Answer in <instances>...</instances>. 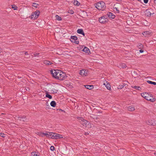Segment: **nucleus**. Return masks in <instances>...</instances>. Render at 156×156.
<instances>
[{
  "mask_svg": "<svg viewBox=\"0 0 156 156\" xmlns=\"http://www.w3.org/2000/svg\"><path fill=\"white\" fill-rule=\"evenodd\" d=\"M46 97L48 98L49 99H51L52 98V97L51 95L50 94H49L48 93L46 92Z\"/></svg>",
  "mask_w": 156,
  "mask_h": 156,
  "instance_id": "obj_26",
  "label": "nucleus"
},
{
  "mask_svg": "<svg viewBox=\"0 0 156 156\" xmlns=\"http://www.w3.org/2000/svg\"><path fill=\"white\" fill-rule=\"evenodd\" d=\"M139 51L140 53H142L144 52L143 50L142 49H140V50Z\"/></svg>",
  "mask_w": 156,
  "mask_h": 156,
  "instance_id": "obj_46",
  "label": "nucleus"
},
{
  "mask_svg": "<svg viewBox=\"0 0 156 156\" xmlns=\"http://www.w3.org/2000/svg\"><path fill=\"white\" fill-rule=\"evenodd\" d=\"M147 123L149 125L155 126L156 125V120L154 119L150 120L148 121Z\"/></svg>",
  "mask_w": 156,
  "mask_h": 156,
  "instance_id": "obj_9",
  "label": "nucleus"
},
{
  "mask_svg": "<svg viewBox=\"0 0 156 156\" xmlns=\"http://www.w3.org/2000/svg\"><path fill=\"white\" fill-rule=\"evenodd\" d=\"M56 19L58 20H62V18L60 17L59 16L57 15H56Z\"/></svg>",
  "mask_w": 156,
  "mask_h": 156,
  "instance_id": "obj_29",
  "label": "nucleus"
},
{
  "mask_svg": "<svg viewBox=\"0 0 156 156\" xmlns=\"http://www.w3.org/2000/svg\"><path fill=\"white\" fill-rule=\"evenodd\" d=\"M40 12L39 11H36L32 13L31 15V18L33 19H35L38 18Z\"/></svg>",
  "mask_w": 156,
  "mask_h": 156,
  "instance_id": "obj_5",
  "label": "nucleus"
},
{
  "mask_svg": "<svg viewBox=\"0 0 156 156\" xmlns=\"http://www.w3.org/2000/svg\"><path fill=\"white\" fill-rule=\"evenodd\" d=\"M142 34L145 37H149L152 35L151 32L147 31L142 33Z\"/></svg>",
  "mask_w": 156,
  "mask_h": 156,
  "instance_id": "obj_11",
  "label": "nucleus"
},
{
  "mask_svg": "<svg viewBox=\"0 0 156 156\" xmlns=\"http://www.w3.org/2000/svg\"><path fill=\"white\" fill-rule=\"evenodd\" d=\"M141 96L146 100L153 102L154 101V99L147 93H141Z\"/></svg>",
  "mask_w": 156,
  "mask_h": 156,
  "instance_id": "obj_4",
  "label": "nucleus"
},
{
  "mask_svg": "<svg viewBox=\"0 0 156 156\" xmlns=\"http://www.w3.org/2000/svg\"><path fill=\"white\" fill-rule=\"evenodd\" d=\"M4 134L3 133H0V136L2 137H4L5 136H4Z\"/></svg>",
  "mask_w": 156,
  "mask_h": 156,
  "instance_id": "obj_41",
  "label": "nucleus"
},
{
  "mask_svg": "<svg viewBox=\"0 0 156 156\" xmlns=\"http://www.w3.org/2000/svg\"><path fill=\"white\" fill-rule=\"evenodd\" d=\"M83 51L88 54H89L90 52L89 49L87 47H85L84 48Z\"/></svg>",
  "mask_w": 156,
  "mask_h": 156,
  "instance_id": "obj_17",
  "label": "nucleus"
},
{
  "mask_svg": "<svg viewBox=\"0 0 156 156\" xmlns=\"http://www.w3.org/2000/svg\"><path fill=\"white\" fill-rule=\"evenodd\" d=\"M103 84L105 85L107 89L109 90H110L111 89V86L110 84L108 82V81H105V82H104Z\"/></svg>",
  "mask_w": 156,
  "mask_h": 156,
  "instance_id": "obj_13",
  "label": "nucleus"
},
{
  "mask_svg": "<svg viewBox=\"0 0 156 156\" xmlns=\"http://www.w3.org/2000/svg\"><path fill=\"white\" fill-rule=\"evenodd\" d=\"M132 75L134 78H136L138 76V75L136 72L135 71L132 73Z\"/></svg>",
  "mask_w": 156,
  "mask_h": 156,
  "instance_id": "obj_22",
  "label": "nucleus"
},
{
  "mask_svg": "<svg viewBox=\"0 0 156 156\" xmlns=\"http://www.w3.org/2000/svg\"><path fill=\"white\" fill-rule=\"evenodd\" d=\"M99 20L100 23H104L107 22L108 20L107 19V16H105L100 18Z\"/></svg>",
  "mask_w": 156,
  "mask_h": 156,
  "instance_id": "obj_6",
  "label": "nucleus"
},
{
  "mask_svg": "<svg viewBox=\"0 0 156 156\" xmlns=\"http://www.w3.org/2000/svg\"><path fill=\"white\" fill-rule=\"evenodd\" d=\"M148 0H144V3L145 4L147 3Z\"/></svg>",
  "mask_w": 156,
  "mask_h": 156,
  "instance_id": "obj_42",
  "label": "nucleus"
},
{
  "mask_svg": "<svg viewBox=\"0 0 156 156\" xmlns=\"http://www.w3.org/2000/svg\"><path fill=\"white\" fill-rule=\"evenodd\" d=\"M62 138H63V136L62 135L59 134H58L57 133V134L56 138V139Z\"/></svg>",
  "mask_w": 156,
  "mask_h": 156,
  "instance_id": "obj_25",
  "label": "nucleus"
},
{
  "mask_svg": "<svg viewBox=\"0 0 156 156\" xmlns=\"http://www.w3.org/2000/svg\"><path fill=\"white\" fill-rule=\"evenodd\" d=\"M17 120L20 121H24L27 120L25 116L19 117H18Z\"/></svg>",
  "mask_w": 156,
  "mask_h": 156,
  "instance_id": "obj_16",
  "label": "nucleus"
},
{
  "mask_svg": "<svg viewBox=\"0 0 156 156\" xmlns=\"http://www.w3.org/2000/svg\"><path fill=\"white\" fill-rule=\"evenodd\" d=\"M44 64L47 65H51L53 64V63L47 60H44L43 61Z\"/></svg>",
  "mask_w": 156,
  "mask_h": 156,
  "instance_id": "obj_15",
  "label": "nucleus"
},
{
  "mask_svg": "<svg viewBox=\"0 0 156 156\" xmlns=\"http://www.w3.org/2000/svg\"><path fill=\"white\" fill-rule=\"evenodd\" d=\"M153 11L152 9H147L145 10V15L147 16H151L152 14L154 13H152Z\"/></svg>",
  "mask_w": 156,
  "mask_h": 156,
  "instance_id": "obj_8",
  "label": "nucleus"
},
{
  "mask_svg": "<svg viewBox=\"0 0 156 156\" xmlns=\"http://www.w3.org/2000/svg\"><path fill=\"white\" fill-rule=\"evenodd\" d=\"M49 89H48V90L50 91L52 93H57V90L53 88V86L52 85H49Z\"/></svg>",
  "mask_w": 156,
  "mask_h": 156,
  "instance_id": "obj_10",
  "label": "nucleus"
},
{
  "mask_svg": "<svg viewBox=\"0 0 156 156\" xmlns=\"http://www.w3.org/2000/svg\"><path fill=\"white\" fill-rule=\"evenodd\" d=\"M124 85L123 84V85H121V86H119V87H120V88L121 89V88H123L124 87Z\"/></svg>",
  "mask_w": 156,
  "mask_h": 156,
  "instance_id": "obj_45",
  "label": "nucleus"
},
{
  "mask_svg": "<svg viewBox=\"0 0 156 156\" xmlns=\"http://www.w3.org/2000/svg\"><path fill=\"white\" fill-rule=\"evenodd\" d=\"M37 134L38 135H39L40 136H42V137H43L44 136L43 133H42L41 132H40L38 133Z\"/></svg>",
  "mask_w": 156,
  "mask_h": 156,
  "instance_id": "obj_34",
  "label": "nucleus"
},
{
  "mask_svg": "<svg viewBox=\"0 0 156 156\" xmlns=\"http://www.w3.org/2000/svg\"><path fill=\"white\" fill-rule=\"evenodd\" d=\"M73 4L74 5H76L77 6L79 5L80 3L78 2L76 0H74Z\"/></svg>",
  "mask_w": 156,
  "mask_h": 156,
  "instance_id": "obj_23",
  "label": "nucleus"
},
{
  "mask_svg": "<svg viewBox=\"0 0 156 156\" xmlns=\"http://www.w3.org/2000/svg\"><path fill=\"white\" fill-rule=\"evenodd\" d=\"M51 105L53 107H55L56 106V103L55 101H52L50 103Z\"/></svg>",
  "mask_w": 156,
  "mask_h": 156,
  "instance_id": "obj_21",
  "label": "nucleus"
},
{
  "mask_svg": "<svg viewBox=\"0 0 156 156\" xmlns=\"http://www.w3.org/2000/svg\"><path fill=\"white\" fill-rule=\"evenodd\" d=\"M70 40L71 42L76 44H78L79 41H77V38L75 36H71Z\"/></svg>",
  "mask_w": 156,
  "mask_h": 156,
  "instance_id": "obj_7",
  "label": "nucleus"
},
{
  "mask_svg": "<svg viewBox=\"0 0 156 156\" xmlns=\"http://www.w3.org/2000/svg\"><path fill=\"white\" fill-rule=\"evenodd\" d=\"M154 3L156 4V0H154Z\"/></svg>",
  "mask_w": 156,
  "mask_h": 156,
  "instance_id": "obj_47",
  "label": "nucleus"
},
{
  "mask_svg": "<svg viewBox=\"0 0 156 156\" xmlns=\"http://www.w3.org/2000/svg\"><path fill=\"white\" fill-rule=\"evenodd\" d=\"M80 122L83 126L89 128L91 126L90 123L86 120L84 119L82 117H79L78 118Z\"/></svg>",
  "mask_w": 156,
  "mask_h": 156,
  "instance_id": "obj_3",
  "label": "nucleus"
},
{
  "mask_svg": "<svg viewBox=\"0 0 156 156\" xmlns=\"http://www.w3.org/2000/svg\"><path fill=\"white\" fill-rule=\"evenodd\" d=\"M57 133H53L52 138L53 139H56V135Z\"/></svg>",
  "mask_w": 156,
  "mask_h": 156,
  "instance_id": "obj_30",
  "label": "nucleus"
},
{
  "mask_svg": "<svg viewBox=\"0 0 156 156\" xmlns=\"http://www.w3.org/2000/svg\"><path fill=\"white\" fill-rule=\"evenodd\" d=\"M77 33L79 34H81L84 36V33L83 30L81 29H79L77 30Z\"/></svg>",
  "mask_w": 156,
  "mask_h": 156,
  "instance_id": "obj_18",
  "label": "nucleus"
},
{
  "mask_svg": "<svg viewBox=\"0 0 156 156\" xmlns=\"http://www.w3.org/2000/svg\"><path fill=\"white\" fill-rule=\"evenodd\" d=\"M127 109L129 111H133L135 110V108L133 106H130L128 107Z\"/></svg>",
  "mask_w": 156,
  "mask_h": 156,
  "instance_id": "obj_19",
  "label": "nucleus"
},
{
  "mask_svg": "<svg viewBox=\"0 0 156 156\" xmlns=\"http://www.w3.org/2000/svg\"><path fill=\"white\" fill-rule=\"evenodd\" d=\"M132 87L133 88H135L139 90H140L141 89V88L138 86H132Z\"/></svg>",
  "mask_w": 156,
  "mask_h": 156,
  "instance_id": "obj_27",
  "label": "nucleus"
},
{
  "mask_svg": "<svg viewBox=\"0 0 156 156\" xmlns=\"http://www.w3.org/2000/svg\"><path fill=\"white\" fill-rule=\"evenodd\" d=\"M154 154L156 156V153H154Z\"/></svg>",
  "mask_w": 156,
  "mask_h": 156,
  "instance_id": "obj_50",
  "label": "nucleus"
},
{
  "mask_svg": "<svg viewBox=\"0 0 156 156\" xmlns=\"http://www.w3.org/2000/svg\"><path fill=\"white\" fill-rule=\"evenodd\" d=\"M114 9H115V10H116V11L118 13L119 12V10L118 9V8L116 7H115L114 8Z\"/></svg>",
  "mask_w": 156,
  "mask_h": 156,
  "instance_id": "obj_43",
  "label": "nucleus"
},
{
  "mask_svg": "<svg viewBox=\"0 0 156 156\" xmlns=\"http://www.w3.org/2000/svg\"><path fill=\"white\" fill-rule=\"evenodd\" d=\"M96 8L99 10H104L106 8L105 4L103 2H100L95 4Z\"/></svg>",
  "mask_w": 156,
  "mask_h": 156,
  "instance_id": "obj_2",
  "label": "nucleus"
},
{
  "mask_svg": "<svg viewBox=\"0 0 156 156\" xmlns=\"http://www.w3.org/2000/svg\"><path fill=\"white\" fill-rule=\"evenodd\" d=\"M43 136L44 135L46 136L47 137H48L49 133H43Z\"/></svg>",
  "mask_w": 156,
  "mask_h": 156,
  "instance_id": "obj_39",
  "label": "nucleus"
},
{
  "mask_svg": "<svg viewBox=\"0 0 156 156\" xmlns=\"http://www.w3.org/2000/svg\"><path fill=\"white\" fill-rule=\"evenodd\" d=\"M31 154L33 156H39L35 152H33L31 153Z\"/></svg>",
  "mask_w": 156,
  "mask_h": 156,
  "instance_id": "obj_32",
  "label": "nucleus"
},
{
  "mask_svg": "<svg viewBox=\"0 0 156 156\" xmlns=\"http://www.w3.org/2000/svg\"><path fill=\"white\" fill-rule=\"evenodd\" d=\"M147 82L149 84H152L154 85H156V82H152L150 80H147Z\"/></svg>",
  "mask_w": 156,
  "mask_h": 156,
  "instance_id": "obj_28",
  "label": "nucleus"
},
{
  "mask_svg": "<svg viewBox=\"0 0 156 156\" xmlns=\"http://www.w3.org/2000/svg\"><path fill=\"white\" fill-rule=\"evenodd\" d=\"M68 13L70 14H73L74 13V11L72 10H70L68 11Z\"/></svg>",
  "mask_w": 156,
  "mask_h": 156,
  "instance_id": "obj_31",
  "label": "nucleus"
},
{
  "mask_svg": "<svg viewBox=\"0 0 156 156\" xmlns=\"http://www.w3.org/2000/svg\"><path fill=\"white\" fill-rule=\"evenodd\" d=\"M107 16L111 19H113L115 17V16L112 13L110 12H108L107 14Z\"/></svg>",
  "mask_w": 156,
  "mask_h": 156,
  "instance_id": "obj_14",
  "label": "nucleus"
},
{
  "mask_svg": "<svg viewBox=\"0 0 156 156\" xmlns=\"http://www.w3.org/2000/svg\"><path fill=\"white\" fill-rule=\"evenodd\" d=\"M86 88L89 90H91L94 88L93 86L92 85H87L84 86Z\"/></svg>",
  "mask_w": 156,
  "mask_h": 156,
  "instance_id": "obj_20",
  "label": "nucleus"
},
{
  "mask_svg": "<svg viewBox=\"0 0 156 156\" xmlns=\"http://www.w3.org/2000/svg\"><path fill=\"white\" fill-rule=\"evenodd\" d=\"M51 73L53 77L60 80H63L66 77L65 73L60 70H51Z\"/></svg>",
  "mask_w": 156,
  "mask_h": 156,
  "instance_id": "obj_1",
  "label": "nucleus"
},
{
  "mask_svg": "<svg viewBox=\"0 0 156 156\" xmlns=\"http://www.w3.org/2000/svg\"><path fill=\"white\" fill-rule=\"evenodd\" d=\"M53 133H49V136L48 137L51 138H52V136H53Z\"/></svg>",
  "mask_w": 156,
  "mask_h": 156,
  "instance_id": "obj_35",
  "label": "nucleus"
},
{
  "mask_svg": "<svg viewBox=\"0 0 156 156\" xmlns=\"http://www.w3.org/2000/svg\"><path fill=\"white\" fill-rule=\"evenodd\" d=\"M101 113V112H97V113Z\"/></svg>",
  "mask_w": 156,
  "mask_h": 156,
  "instance_id": "obj_48",
  "label": "nucleus"
},
{
  "mask_svg": "<svg viewBox=\"0 0 156 156\" xmlns=\"http://www.w3.org/2000/svg\"><path fill=\"white\" fill-rule=\"evenodd\" d=\"M21 53H22V54H25V55H28V52L27 51H23Z\"/></svg>",
  "mask_w": 156,
  "mask_h": 156,
  "instance_id": "obj_40",
  "label": "nucleus"
},
{
  "mask_svg": "<svg viewBox=\"0 0 156 156\" xmlns=\"http://www.w3.org/2000/svg\"><path fill=\"white\" fill-rule=\"evenodd\" d=\"M39 54V53H35V54H34V55L35 57H36L37 56H38V55Z\"/></svg>",
  "mask_w": 156,
  "mask_h": 156,
  "instance_id": "obj_44",
  "label": "nucleus"
},
{
  "mask_svg": "<svg viewBox=\"0 0 156 156\" xmlns=\"http://www.w3.org/2000/svg\"><path fill=\"white\" fill-rule=\"evenodd\" d=\"M94 119H97V117H96V115H92V116H91Z\"/></svg>",
  "mask_w": 156,
  "mask_h": 156,
  "instance_id": "obj_38",
  "label": "nucleus"
},
{
  "mask_svg": "<svg viewBox=\"0 0 156 156\" xmlns=\"http://www.w3.org/2000/svg\"><path fill=\"white\" fill-rule=\"evenodd\" d=\"M126 65L125 64L122 63L119 66V67L124 68H126Z\"/></svg>",
  "mask_w": 156,
  "mask_h": 156,
  "instance_id": "obj_24",
  "label": "nucleus"
},
{
  "mask_svg": "<svg viewBox=\"0 0 156 156\" xmlns=\"http://www.w3.org/2000/svg\"><path fill=\"white\" fill-rule=\"evenodd\" d=\"M38 4L37 3H33L32 6L36 8H37Z\"/></svg>",
  "mask_w": 156,
  "mask_h": 156,
  "instance_id": "obj_33",
  "label": "nucleus"
},
{
  "mask_svg": "<svg viewBox=\"0 0 156 156\" xmlns=\"http://www.w3.org/2000/svg\"><path fill=\"white\" fill-rule=\"evenodd\" d=\"M12 8L14 10H17L18 8L17 6H15L14 5H13L12 6Z\"/></svg>",
  "mask_w": 156,
  "mask_h": 156,
  "instance_id": "obj_36",
  "label": "nucleus"
},
{
  "mask_svg": "<svg viewBox=\"0 0 156 156\" xmlns=\"http://www.w3.org/2000/svg\"><path fill=\"white\" fill-rule=\"evenodd\" d=\"M50 150L52 151H53L55 150V147L53 146H51L50 147Z\"/></svg>",
  "mask_w": 156,
  "mask_h": 156,
  "instance_id": "obj_37",
  "label": "nucleus"
},
{
  "mask_svg": "<svg viewBox=\"0 0 156 156\" xmlns=\"http://www.w3.org/2000/svg\"><path fill=\"white\" fill-rule=\"evenodd\" d=\"M116 0L118 1H121V0Z\"/></svg>",
  "mask_w": 156,
  "mask_h": 156,
  "instance_id": "obj_49",
  "label": "nucleus"
},
{
  "mask_svg": "<svg viewBox=\"0 0 156 156\" xmlns=\"http://www.w3.org/2000/svg\"><path fill=\"white\" fill-rule=\"evenodd\" d=\"M88 71L84 69H82L80 70V74L82 76H86L87 73Z\"/></svg>",
  "mask_w": 156,
  "mask_h": 156,
  "instance_id": "obj_12",
  "label": "nucleus"
}]
</instances>
